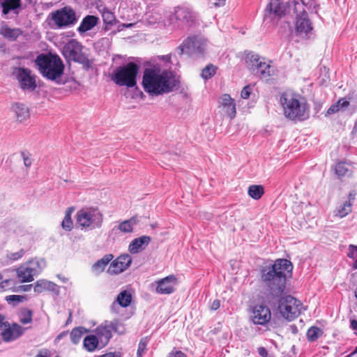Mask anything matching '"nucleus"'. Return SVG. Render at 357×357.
<instances>
[{"label": "nucleus", "instance_id": "f257e3e1", "mask_svg": "<svg viewBox=\"0 0 357 357\" xmlns=\"http://www.w3.org/2000/svg\"><path fill=\"white\" fill-rule=\"evenodd\" d=\"M293 265L286 259H278L272 264L266 265L260 270L261 280L268 292L269 302L277 300L284 294L287 279L291 275Z\"/></svg>", "mask_w": 357, "mask_h": 357}, {"label": "nucleus", "instance_id": "f8f14e48", "mask_svg": "<svg viewBox=\"0 0 357 357\" xmlns=\"http://www.w3.org/2000/svg\"><path fill=\"white\" fill-rule=\"evenodd\" d=\"M13 75L17 80L20 89L24 91L32 92L37 88L36 75L27 68H15Z\"/></svg>", "mask_w": 357, "mask_h": 357}, {"label": "nucleus", "instance_id": "69168bd1", "mask_svg": "<svg viewBox=\"0 0 357 357\" xmlns=\"http://www.w3.org/2000/svg\"><path fill=\"white\" fill-rule=\"evenodd\" d=\"M57 277L63 282H66L68 279L65 277H62L61 275H57Z\"/></svg>", "mask_w": 357, "mask_h": 357}, {"label": "nucleus", "instance_id": "7c9ffc66", "mask_svg": "<svg viewBox=\"0 0 357 357\" xmlns=\"http://www.w3.org/2000/svg\"><path fill=\"white\" fill-rule=\"evenodd\" d=\"M84 348L89 351H94L96 349L100 348V342L96 335H90L85 337L83 341Z\"/></svg>", "mask_w": 357, "mask_h": 357}, {"label": "nucleus", "instance_id": "3c124183", "mask_svg": "<svg viewBox=\"0 0 357 357\" xmlns=\"http://www.w3.org/2000/svg\"><path fill=\"white\" fill-rule=\"evenodd\" d=\"M338 104L340 105L341 110H344L349 106V101L346 98H340L337 100Z\"/></svg>", "mask_w": 357, "mask_h": 357}, {"label": "nucleus", "instance_id": "8fccbe9b", "mask_svg": "<svg viewBox=\"0 0 357 357\" xmlns=\"http://www.w3.org/2000/svg\"><path fill=\"white\" fill-rule=\"evenodd\" d=\"M250 95V88L249 86H245L241 91V96L243 99H248Z\"/></svg>", "mask_w": 357, "mask_h": 357}, {"label": "nucleus", "instance_id": "a878e982", "mask_svg": "<svg viewBox=\"0 0 357 357\" xmlns=\"http://www.w3.org/2000/svg\"><path fill=\"white\" fill-rule=\"evenodd\" d=\"M34 291L41 293L44 290H48L53 292H58V286L50 281L46 280H39L34 284Z\"/></svg>", "mask_w": 357, "mask_h": 357}, {"label": "nucleus", "instance_id": "6e6552de", "mask_svg": "<svg viewBox=\"0 0 357 357\" xmlns=\"http://www.w3.org/2000/svg\"><path fill=\"white\" fill-rule=\"evenodd\" d=\"M46 266V261L43 258H33L22 264L17 269V275L22 282H29L34 277L39 275Z\"/></svg>", "mask_w": 357, "mask_h": 357}, {"label": "nucleus", "instance_id": "6ab92c4d", "mask_svg": "<svg viewBox=\"0 0 357 357\" xmlns=\"http://www.w3.org/2000/svg\"><path fill=\"white\" fill-rule=\"evenodd\" d=\"M0 328L2 330V339L6 342H10L18 339L23 335L25 331V328L19 324H13L10 325L7 321H5L3 324V327Z\"/></svg>", "mask_w": 357, "mask_h": 357}, {"label": "nucleus", "instance_id": "ea45409f", "mask_svg": "<svg viewBox=\"0 0 357 357\" xmlns=\"http://www.w3.org/2000/svg\"><path fill=\"white\" fill-rule=\"evenodd\" d=\"M216 69L215 66L209 64L202 70L201 75L204 79H208L215 74Z\"/></svg>", "mask_w": 357, "mask_h": 357}, {"label": "nucleus", "instance_id": "c03bdc74", "mask_svg": "<svg viewBox=\"0 0 357 357\" xmlns=\"http://www.w3.org/2000/svg\"><path fill=\"white\" fill-rule=\"evenodd\" d=\"M24 254V250L23 249H21L18 252L8 254L7 257L9 260L14 261L22 258Z\"/></svg>", "mask_w": 357, "mask_h": 357}, {"label": "nucleus", "instance_id": "1a4fd4ad", "mask_svg": "<svg viewBox=\"0 0 357 357\" xmlns=\"http://www.w3.org/2000/svg\"><path fill=\"white\" fill-rule=\"evenodd\" d=\"M278 300L279 301V311L286 319L292 320L300 314L301 303L293 296H281Z\"/></svg>", "mask_w": 357, "mask_h": 357}, {"label": "nucleus", "instance_id": "4468645a", "mask_svg": "<svg viewBox=\"0 0 357 357\" xmlns=\"http://www.w3.org/2000/svg\"><path fill=\"white\" fill-rule=\"evenodd\" d=\"M196 19V14L188 6H181L174 8L173 13L169 15L168 22L169 24L178 23L180 24L191 25Z\"/></svg>", "mask_w": 357, "mask_h": 357}, {"label": "nucleus", "instance_id": "052dcab7", "mask_svg": "<svg viewBox=\"0 0 357 357\" xmlns=\"http://www.w3.org/2000/svg\"><path fill=\"white\" fill-rule=\"evenodd\" d=\"M152 15H149L148 20L149 23H155L157 21L160 22V17H158L153 20H152Z\"/></svg>", "mask_w": 357, "mask_h": 357}, {"label": "nucleus", "instance_id": "423d86ee", "mask_svg": "<svg viewBox=\"0 0 357 357\" xmlns=\"http://www.w3.org/2000/svg\"><path fill=\"white\" fill-rule=\"evenodd\" d=\"M76 220L82 229L93 230L102 227L103 215L97 208H82L77 213Z\"/></svg>", "mask_w": 357, "mask_h": 357}, {"label": "nucleus", "instance_id": "dca6fc26", "mask_svg": "<svg viewBox=\"0 0 357 357\" xmlns=\"http://www.w3.org/2000/svg\"><path fill=\"white\" fill-rule=\"evenodd\" d=\"M301 7L302 8V11L296 16L295 27L298 35L305 36L312 31L313 27L308 14L303 9V5L298 2L294 3V9L296 12Z\"/></svg>", "mask_w": 357, "mask_h": 357}, {"label": "nucleus", "instance_id": "a211bd4d", "mask_svg": "<svg viewBox=\"0 0 357 357\" xmlns=\"http://www.w3.org/2000/svg\"><path fill=\"white\" fill-rule=\"evenodd\" d=\"M110 262L107 271V273L112 275H118L126 271L130 266L132 257L128 254H123Z\"/></svg>", "mask_w": 357, "mask_h": 357}, {"label": "nucleus", "instance_id": "473e14b6", "mask_svg": "<svg viewBox=\"0 0 357 357\" xmlns=\"http://www.w3.org/2000/svg\"><path fill=\"white\" fill-rule=\"evenodd\" d=\"M248 194L252 199L258 200L264 194V188L261 185H251L248 188Z\"/></svg>", "mask_w": 357, "mask_h": 357}, {"label": "nucleus", "instance_id": "13d9d810", "mask_svg": "<svg viewBox=\"0 0 357 357\" xmlns=\"http://www.w3.org/2000/svg\"><path fill=\"white\" fill-rule=\"evenodd\" d=\"M350 328L354 331H357V320H350Z\"/></svg>", "mask_w": 357, "mask_h": 357}, {"label": "nucleus", "instance_id": "39448f33", "mask_svg": "<svg viewBox=\"0 0 357 357\" xmlns=\"http://www.w3.org/2000/svg\"><path fill=\"white\" fill-rule=\"evenodd\" d=\"M139 66L129 62L126 65L116 68L112 75V80L119 86L132 88L137 84V76L139 73Z\"/></svg>", "mask_w": 357, "mask_h": 357}, {"label": "nucleus", "instance_id": "412c9836", "mask_svg": "<svg viewBox=\"0 0 357 357\" xmlns=\"http://www.w3.org/2000/svg\"><path fill=\"white\" fill-rule=\"evenodd\" d=\"M151 237L149 236H142L135 238L129 245L128 250L132 254H137L140 250H144L151 242Z\"/></svg>", "mask_w": 357, "mask_h": 357}, {"label": "nucleus", "instance_id": "cd10ccee", "mask_svg": "<svg viewBox=\"0 0 357 357\" xmlns=\"http://www.w3.org/2000/svg\"><path fill=\"white\" fill-rule=\"evenodd\" d=\"M98 17L94 15H86L83 18L77 30L79 32H86L92 29L98 22Z\"/></svg>", "mask_w": 357, "mask_h": 357}, {"label": "nucleus", "instance_id": "5fc2aeb1", "mask_svg": "<svg viewBox=\"0 0 357 357\" xmlns=\"http://www.w3.org/2000/svg\"><path fill=\"white\" fill-rule=\"evenodd\" d=\"M22 156L23 158V160H24V164L26 167H30L31 165V159L26 155V154L22 152Z\"/></svg>", "mask_w": 357, "mask_h": 357}, {"label": "nucleus", "instance_id": "9b49d317", "mask_svg": "<svg viewBox=\"0 0 357 357\" xmlns=\"http://www.w3.org/2000/svg\"><path fill=\"white\" fill-rule=\"evenodd\" d=\"M206 40L201 37H188L178 47L179 54H187L191 56H202L206 47Z\"/></svg>", "mask_w": 357, "mask_h": 357}, {"label": "nucleus", "instance_id": "f3484780", "mask_svg": "<svg viewBox=\"0 0 357 357\" xmlns=\"http://www.w3.org/2000/svg\"><path fill=\"white\" fill-rule=\"evenodd\" d=\"M250 320L254 324L264 326L271 318V310L264 304H258L250 308Z\"/></svg>", "mask_w": 357, "mask_h": 357}, {"label": "nucleus", "instance_id": "bb28decb", "mask_svg": "<svg viewBox=\"0 0 357 357\" xmlns=\"http://www.w3.org/2000/svg\"><path fill=\"white\" fill-rule=\"evenodd\" d=\"M13 109L18 121L22 122L29 118V109L24 104L17 102L13 106Z\"/></svg>", "mask_w": 357, "mask_h": 357}, {"label": "nucleus", "instance_id": "ddd939ff", "mask_svg": "<svg viewBox=\"0 0 357 357\" xmlns=\"http://www.w3.org/2000/svg\"><path fill=\"white\" fill-rule=\"evenodd\" d=\"M51 20L58 28L68 27L77 23L75 10L70 6H65L50 14Z\"/></svg>", "mask_w": 357, "mask_h": 357}, {"label": "nucleus", "instance_id": "c756f323", "mask_svg": "<svg viewBox=\"0 0 357 357\" xmlns=\"http://www.w3.org/2000/svg\"><path fill=\"white\" fill-rule=\"evenodd\" d=\"M137 223V220L135 217H132L128 220H124L119 224L118 226H115L113 228V231H119L122 233H131L133 231V227Z\"/></svg>", "mask_w": 357, "mask_h": 357}, {"label": "nucleus", "instance_id": "2f4dec72", "mask_svg": "<svg viewBox=\"0 0 357 357\" xmlns=\"http://www.w3.org/2000/svg\"><path fill=\"white\" fill-rule=\"evenodd\" d=\"M21 33L22 32L19 29H11L8 26H3L1 29V34L10 40H15Z\"/></svg>", "mask_w": 357, "mask_h": 357}, {"label": "nucleus", "instance_id": "2eb2a0df", "mask_svg": "<svg viewBox=\"0 0 357 357\" xmlns=\"http://www.w3.org/2000/svg\"><path fill=\"white\" fill-rule=\"evenodd\" d=\"M289 2H283L281 0H271L265 9L264 20L278 21L285 15Z\"/></svg>", "mask_w": 357, "mask_h": 357}, {"label": "nucleus", "instance_id": "de8ad7c7", "mask_svg": "<svg viewBox=\"0 0 357 357\" xmlns=\"http://www.w3.org/2000/svg\"><path fill=\"white\" fill-rule=\"evenodd\" d=\"M73 225L72 220L68 219H63L61 223L63 229L66 231H70L73 229Z\"/></svg>", "mask_w": 357, "mask_h": 357}, {"label": "nucleus", "instance_id": "72a5a7b5", "mask_svg": "<svg viewBox=\"0 0 357 357\" xmlns=\"http://www.w3.org/2000/svg\"><path fill=\"white\" fill-rule=\"evenodd\" d=\"M100 13H102V20L106 24H112L115 20L114 14L105 6L98 8Z\"/></svg>", "mask_w": 357, "mask_h": 357}, {"label": "nucleus", "instance_id": "49530a36", "mask_svg": "<svg viewBox=\"0 0 357 357\" xmlns=\"http://www.w3.org/2000/svg\"><path fill=\"white\" fill-rule=\"evenodd\" d=\"M234 102H235L233 98H231L230 97V96L228 94H224L221 97V102L220 103H221L222 107L228 105Z\"/></svg>", "mask_w": 357, "mask_h": 357}, {"label": "nucleus", "instance_id": "4be33fe9", "mask_svg": "<svg viewBox=\"0 0 357 357\" xmlns=\"http://www.w3.org/2000/svg\"><path fill=\"white\" fill-rule=\"evenodd\" d=\"M334 170L339 178L345 176L350 177L353 175L354 167L351 163L341 161L335 164Z\"/></svg>", "mask_w": 357, "mask_h": 357}, {"label": "nucleus", "instance_id": "5701e85b", "mask_svg": "<svg viewBox=\"0 0 357 357\" xmlns=\"http://www.w3.org/2000/svg\"><path fill=\"white\" fill-rule=\"evenodd\" d=\"M131 300H132V298H131V294L130 293H128L126 290L121 291L117 296L116 301H114L112 304V305L110 307L111 310L113 312H117L116 307L118 306V305L123 307H126L130 305V304L131 303Z\"/></svg>", "mask_w": 357, "mask_h": 357}, {"label": "nucleus", "instance_id": "09e8293b", "mask_svg": "<svg viewBox=\"0 0 357 357\" xmlns=\"http://www.w3.org/2000/svg\"><path fill=\"white\" fill-rule=\"evenodd\" d=\"M348 257L351 259L357 258V246L353 245L349 246Z\"/></svg>", "mask_w": 357, "mask_h": 357}, {"label": "nucleus", "instance_id": "338daca9", "mask_svg": "<svg viewBox=\"0 0 357 357\" xmlns=\"http://www.w3.org/2000/svg\"><path fill=\"white\" fill-rule=\"evenodd\" d=\"M357 132V120L355 122V124H354V128H353V132Z\"/></svg>", "mask_w": 357, "mask_h": 357}, {"label": "nucleus", "instance_id": "6e6d98bb", "mask_svg": "<svg viewBox=\"0 0 357 357\" xmlns=\"http://www.w3.org/2000/svg\"><path fill=\"white\" fill-rule=\"evenodd\" d=\"M220 301L217 299V300L213 301V302L212 303L211 309L212 310H216L220 307Z\"/></svg>", "mask_w": 357, "mask_h": 357}, {"label": "nucleus", "instance_id": "393cba45", "mask_svg": "<svg viewBox=\"0 0 357 357\" xmlns=\"http://www.w3.org/2000/svg\"><path fill=\"white\" fill-rule=\"evenodd\" d=\"M113 258L114 256L112 254L105 255L93 264L91 271L96 275L100 274L105 271L106 266L112 261Z\"/></svg>", "mask_w": 357, "mask_h": 357}, {"label": "nucleus", "instance_id": "680f3d73", "mask_svg": "<svg viewBox=\"0 0 357 357\" xmlns=\"http://www.w3.org/2000/svg\"><path fill=\"white\" fill-rule=\"evenodd\" d=\"M67 335V332H62L59 335H57L56 337V340H61L62 339L64 336H66Z\"/></svg>", "mask_w": 357, "mask_h": 357}, {"label": "nucleus", "instance_id": "774afa93", "mask_svg": "<svg viewBox=\"0 0 357 357\" xmlns=\"http://www.w3.org/2000/svg\"><path fill=\"white\" fill-rule=\"evenodd\" d=\"M357 354V346L356 347L355 349L351 353V354L349 355V356H351L354 354Z\"/></svg>", "mask_w": 357, "mask_h": 357}, {"label": "nucleus", "instance_id": "a19ab883", "mask_svg": "<svg viewBox=\"0 0 357 357\" xmlns=\"http://www.w3.org/2000/svg\"><path fill=\"white\" fill-rule=\"evenodd\" d=\"M222 109L226 115H227L231 119H234L236 114V103L235 102L222 107Z\"/></svg>", "mask_w": 357, "mask_h": 357}, {"label": "nucleus", "instance_id": "4c0bfd02", "mask_svg": "<svg viewBox=\"0 0 357 357\" xmlns=\"http://www.w3.org/2000/svg\"><path fill=\"white\" fill-rule=\"evenodd\" d=\"M351 212V204L349 202H345L337 209L336 216L344 218Z\"/></svg>", "mask_w": 357, "mask_h": 357}, {"label": "nucleus", "instance_id": "7ed1b4c3", "mask_svg": "<svg viewBox=\"0 0 357 357\" xmlns=\"http://www.w3.org/2000/svg\"><path fill=\"white\" fill-rule=\"evenodd\" d=\"M41 75L45 79L59 83L63 74L64 64L61 59L52 53H41L34 61Z\"/></svg>", "mask_w": 357, "mask_h": 357}, {"label": "nucleus", "instance_id": "79ce46f5", "mask_svg": "<svg viewBox=\"0 0 357 357\" xmlns=\"http://www.w3.org/2000/svg\"><path fill=\"white\" fill-rule=\"evenodd\" d=\"M25 299L24 296L20 295H10L6 297V301L9 304L16 305L22 302Z\"/></svg>", "mask_w": 357, "mask_h": 357}, {"label": "nucleus", "instance_id": "c9c22d12", "mask_svg": "<svg viewBox=\"0 0 357 357\" xmlns=\"http://www.w3.org/2000/svg\"><path fill=\"white\" fill-rule=\"evenodd\" d=\"M323 334V331L321 328L317 326L310 327L307 331V338L310 342L316 341Z\"/></svg>", "mask_w": 357, "mask_h": 357}, {"label": "nucleus", "instance_id": "c85d7f7f", "mask_svg": "<svg viewBox=\"0 0 357 357\" xmlns=\"http://www.w3.org/2000/svg\"><path fill=\"white\" fill-rule=\"evenodd\" d=\"M2 13L8 14L10 11L17 13L18 8L21 6V0H0Z\"/></svg>", "mask_w": 357, "mask_h": 357}, {"label": "nucleus", "instance_id": "0e129e2a", "mask_svg": "<svg viewBox=\"0 0 357 357\" xmlns=\"http://www.w3.org/2000/svg\"><path fill=\"white\" fill-rule=\"evenodd\" d=\"M31 284H29V285H24V286H22V289H23V290H24V291H29V290L31 289Z\"/></svg>", "mask_w": 357, "mask_h": 357}, {"label": "nucleus", "instance_id": "864d4df0", "mask_svg": "<svg viewBox=\"0 0 357 357\" xmlns=\"http://www.w3.org/2000/svg\"><path fill=\"white\" fill-rule=\"evenodd\" d=\"M257 352L261 357H268V356L267 350L263 347H259Z\"/></svg>", "mask_w": 357, "mask_h": 357}, {"label": "nucleus", "instance_id": "58836bf2", "mask_svg": "<svg viewBox=\"0 0 357 357\" xmlns=\"http://www.w3.org/2000/svg\"><path fill=\"white\" fill-rule=\"evenodd\" d=\"M33 312L29 309H23L20 312V321L23 324H27L32 321Z\"/></svg>", "mask_w": 357, "mask_h": 357}, {"label": "nucleus", "instance_id": "4d7b16f0", "mask_svg": "<svg viewBox=\"0 0 357 357\" xmlns=\"http://www.w3.org/2000/svg\"><path fill=\"white\" fill-rule=\"evenodd\" d=\"M100 357H121L119 354L114 353V352H109L105 354H103L100 356Z\"/></svg>", "mask_w": 357, "mask_h": 357}, {"label": "nucleus", "instance_id": "f03ea898", "mask_svg": "<svg viewBox=\"0 0 357 357\" xmlns=\"http://www.w3.org/2000/svg\"><path fill=\"white\" fill-rule=\"evenodd\" d=\"M178 86V82L167 71L153 68H146L144 71L142 86L151 96L169 93Z\"/></svg>", "mask_w": 357, "mask_h": 357}, {"label": "nucleus", "instance_id": "aec40b11", "mask_svg": "<svg viewBox=\"0 0 357 357\" xmlns=\"http://www.w3.org/2000/svg\"><path fill=\"white\" fill-rule=\"evenodd\" d=\"M155 292L159 294H171L176 290L177 278L174 275H169L157 282Z\"/></svg>", "mask_w": 357, "mask_h": 357}, {"label": "nucleus", "instance_id": "603ef678", "mask_svg": "<svg viewBox=\"0 0 357 357\" xmlns=\"http://www.w3.org/2000/svg\"><path fill=\"white\" fill-rule=\"evenodd\" d=\"M168 357H187L186 355L181 351H176L175 352L172 351Z\"/></svg>", "mask_w": 357, "mask_h": 357}, {"label": "nucleus", "instance_id": "9d476101", "mask_svg": "<svg viewBox=\"0 0 357 357\" xmlns=\"http://www.w3.org/2000/svg\"><path fill=\"white\" fill-rule=\"evenodd\" d=\"M123 328L120 322L115 319L113 321H105L95 329V333L100 342V348L106 346L112 337V332L122 333Z\"/></svg>", "mask_w": 357, "mask_h": 357}, {"label": "nucleus", "instance_id": "37998d69", "mask_svg": "<svg viewBox=\"0 0 357 357\" xmlns=\"http://www.w3.org/2000/svg\"><path fill=\"white\" fill-rule=\"evenodd\" d=\"M147 344H148L147 337L142 338L140 340V342H139V344H138V349H137V357H142L143 354H144V352L146 349Z\"/></svg>", "mask_w": 357, "mask_h": 357}, {"label": "nucleus", "instance_id": "20e7f679", "mask_svg": "<svg viewBox=\"0 0 357 357\" xmlns=\"http://www.w3.org/2000/svg\"><path fill=\"white\" fill-rule=\"evenodd\" d=\"M285 117L291 120L303 121L308 116V108L305 102H300L292 94L283 93L280 97Z\"/></svg>", "mask_w": 357, "mask_h": 357}, {"label": "nucleus", "instance_id": "f704fd0d", "mask_svg": "<svg viewBox=\"0 0 357 357\" xmlns=\"http://www.w3.org/2000/svg\"><path fill=\"white\" fill-rule=\"evenodd\" d=\"M270 68V64L264 60L260 65V68H257V72H254L252 74L261 78H266L271 75Z\"/></svg>", "mask_w": 357, "mask_h": 357}, {"label": "nucleus", "instance_id": "a18cd8bd", "mask_svg": "<svg viewBox=\"0 0 357 357\" xmlns=\"http://www.w3.org/2000/svg\"><path fill=\"white\" fill-rule=\"evenodd\" d=\"M340 110L341 109L340 105L338 104V102H336L335 103L331 105V107L328 109L326 116L335 114Z\"/></svg>", "mask_w": 357, "mask_h": 357}, {"label": "nucleus", "instance_id": "e433bc0d", "mask_svg": "<svg viewBox=\"0 0 357 357\" xmlns=\"http://www.w3.org/2000/svg\"><path fill=\"white\" fill-rule=\"evenodd\" d=\"M84 332H86V329L84 327L80 326L73 328L70 333L71 342L74 344H78Z\"/></svg>", "mask_w": 357, "mask_h": 357}, {"label": "nucleus", "instance_id": "b1692460", "mask_svg": "<svg viewBox=\"0 0 357 357\" xmlns=\"http://www.w3.org/2000/svg\"><path fill=\"white\" fill-rule=\"evenodd\" d=\"M265 60L264 58L253 52L248 53L245 56V63L249 70L253 73L257 72V68H260L261 63Z\"/></svg>", "mask_w": 357, "mask_h": 357}, {"label": "nucleus", "instance_id": "bf43d9fd", "mask_svg": "<svg viewBox=\"0 0 357 357\" xmlns=\"http://www.w3.org/2000/svg\"><path fill=\"white\" fill-rule=\"evenodd\" d=\"M215 1H215L213 3V4H214V6L215 7H218V6H220L222 5H224L226 0H215Z\"/></svg>", "mask_w": 357, "mask_h": 357}, {"label": "nucleus", "instance_id": "0eeeda50", "mask_svg": "<svg viewBox=\"0 0 357 357\" xmlns=\"http://www.w3.org/2000/svg\"><path fill=\"white\" fill-rule=\"evenodd\" d=\"M83 45L75 39L70 40L63 47V55L68 61H73L82 65L83 68L89 70L92 61L83 52Z\"/></svg>", "mask_w": 357, "mask_h": 357}, {"label": "nucleus", "instance_id": "e2e57ef3", "mask_svg": "<svg viewBox=\"0 0 357 357\" xmlns=\"http://www.w3.org/2000/svg\"><path fill=\"white\" fill-rule=\"evenodd\" d=\"M4 316L0 314V328L3 327V324L4 323Z\"/></svg>", "mask_w": 357, "mask_h": 357}]
</instances>
